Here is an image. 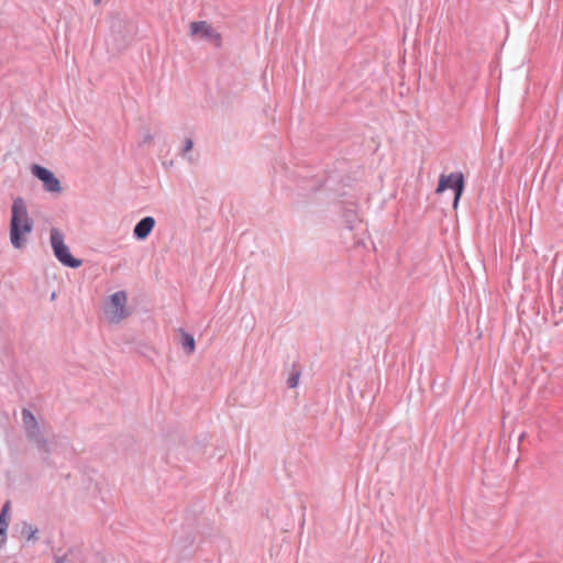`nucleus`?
<instances>
[{"instance_id": "nucleus-14", "label": "nucleus", "mask_w": 563, "mask_h": 563, "mask_svg": "<svg viewBox=\"0 0 563 563\" xmlns=\"http://www.w3.org/2000/svg\"><path fill=\"white\" fill-rule=\"evenodd\" d=\"M38 530L37 528L33 527L32 525H30L29 522H23L22 525V529H21V534L22 537H25L27 541H37V534Z\"/></svg>"}, {"instance_id": "nucleus-5", "label": "nucleus", "mask_w": 563, "mask_h": 563, "mask_svg": "<svg viewBox=\"0 0 563 563\" xmlns=\"http://www.w3.org/2000/svg\"><path fill=\"white\" fill-rule=\"evenodd\" d=\"M190 34L201 35L205 40L210 41L216 47H221L222 36L207 21H198L190 23Z\"/></svg>"}, {"instance_id": "nucleus-10", "label": "nucleus", "mask_w": 563, "mask_h": 563, "mask_svg": "<svg viewBox=\"0 0 563 563\" xmlns=\"http://www.w3.org/2000/svg\"><path fill=\"white\" fill-rule=\"evenodd\" d=\"M9 510H10V501H7L0 511V549L7 542V530L9 527Z\"/></svg>"}, {"instance_id": "nucleus-7", "label": "nucleus", "mask_w": 563, "mask_h": 563, "mask_svg": "<svg viewBox=\"0 0 563 563\" xmlns=\"http://www.w3.org/2000/svg\"><path fill=\"white\" fill-rule=\"evenodd\" d=\"M25 433H26L27 439L36 445L37 450L41 453L44 454L43 460L45 462H47L49 459V454H51V445H49L48 440L45 438L43 431L41 430V428L38 427L35 429L29 430Z\"/></svg>"}, {"instance_id": "nucleus-16", "label": "nucleus", "mask_w": 563, "mask_h": 563, "mask_svg": "<svg viewBox=\"0 0 563 563\" xmlns=\"http://www.w3.org/2000/svg\"><path fill=\"white\" fill-rule=\"evenodd\" d=\"M300 372L299 371H292L287 379V386L288 388H295L297 387L299 383Z\"/></svg>"}, {"instance_id": "nucleus-17", "label": "nucleus", "mask_w": 563, "mask_h": 563, "mask_svg": "<svg viewBox=\"0 0 563 563\" xmlns=\"http://www.w3.org/2000/svg\"><path fill=\"white\" fill-rule=\"evenodd\" d=\"M153 141V135L151 133H146L142 141L140 142V145H146V144H151Z\"/></svg>"}, {"instance_id": "nucleus-12", "label": "nucleus", "mask_w": 563, "mask_h": 563, "mask_svg": "<svg viewBox=\"0 0 563 563\" xmlns=\"http://www.w3.org/2000/svg\"><path fill=\"white\" fill-rule=\"evenodd\" d=\"M181 335L180 344L187 355H191L196 350V341L192 334L186 332L184 329H179Z\"/></svg>"}, {"instance_id": "nucleus-9", "label": "nucleus", "mask_w": 563, "mask_h": 563, "mask_svg": "<svg viewBox=\"0 0 563 563\" xmlns=\"http://www.w3.org/2000/svg\"><path fill=\"white\" fill-rule=\"evenodd\" d=\"M14 217L16 218L19 223L26 222V220H33L29 216L26 203L22 197H16L13 199L11 206V220H14Z\"/></svg>"}, {"instance_id": "nucleus-18", "label": "nucleus", "mask_w": 563, "mask_h": 563, "mask_svg": "<svg viewBox=\"0 0 563 563\" xmlns=\"http://www.w3.org/2000/svg\"><path fill=\"white\" fill-rule=\"evenodd\" d=\"M526 433L522 432L520 435H519V441H521L523 438H525Z\"/></svg>"}, {"instance_id": "nucleus-8", "label": "nucleus", "mask_w": 563, "mask_h": 563, "mask_svg": "<svg viewBox=\"0 0 563 563\" xmlns=\"http://www.w3.org/2000/svg\"><path fill=\"white\" fill-rule=\"evenodd\" d=\"M156 220L154 217L147 216L142 218L133 229V236L137 241H144L146 240L153 229L155 228Z\"/></svg>"}, {"instance_id": "nucleus-20", "label": "nucleus", "mask_w": 563, "mask_h": 563, "mask_svg": "<svg viewBox=\"0 0 563 563\" xmlns=\"http://www.w3.org/2000/svg\"><path fill=\"white\" fill-rule=\"evenodd\" d=\"M93 1H95V3H99L101 0H93Z\"/></svg>"}, {"instance_id": "nucleus-19", "label": "nucleus", "mask_w": 563, "mask_h": 563, "mask_svg": "<svg viewBox=\"0 0 563 563\" xmlns=\"http://www.w3.org/2000/svg\"><path fill=\"white\" fill-rule=\"evenodd\" d=\"M51 299H52V300H54V299H55V292H54V294H52Z\"/></svg>"}, {"instance_id": "nucleus-6", "label": "nucleus", "mask_w": 563, "mask_h": 563, "mask_svg": "<svg viewBox=\"0 0 563 563\" xmlns=\"http://www.w3.org/2000/svg\"><path fill=\"white\" fill-rule=\"evenodd\" d=\"M110 301L114 309L113 316L111 317L112 321L120 322L129 316V312L125 310L128 296L124 290H120L111 295Z\"/></svg>"}, {"instance_id": "nucleus-3", "label": "nucleus", "mask_w": 563, "mask_h": 563, "mask_svg": "<svg viewBox=\"0 0 563 563\" xmlns=\"http://www.w3.org/2000/svg\"><path fill=\"white\" fill-rule=\"evenodd\" d=\"M33 220H26V222H18L16 218L10 220V242L16 250L24 249L27 243L26 235L33 231Z\"/></svg>"}, {"instance_id": "nucleus-4", "label": "nucleus", "mask_w": 563, "mask_h": 563, "mask_svg": "<svg viewBox=\"0 0 563 563\" xmlns=\"http://www.w3.org/2000/svg\"><path fill=\"white\" fill-rule=\"evenodd\" d=\"M32 174L42 181L43 188L47 192L59 194L62 192V185L59 179L53 172L44 166L34 164L31 168Z\"/></svg>"}, {"instance_id": "nucleus-1", "label": "nucleus", "mask_w": 563, "mask_h": 563, "mask_svg": "<svg viewBox=\"0 0 563 563\" xmlns=\"http://www.w3.org/2000/svg\"><path fill=\"white\" fill-rule=\"evenodd\" d=\"M51 245L55 257L66 267L78 268L82 262L71 255L69 247L64 242V234L57 228L51 229Z\"/></svg>"}, {"instance_id": "nucleus-13", "label": "nucleus", "mask_w": 563, "mask_h": 563, "mask_svg": "<svg viewBox=\"0 0 563 563\" xmlns=\"http://www.w3.org/2000/svg\"><path fill=\"white\" fill-rule=\"evenodd\" d=\"M21 413L25 432L40 427L35 416L29 409L23 408Z\"/></svg>"}, {"instance_id": "nucleus-15", "label": "nucleus", "mask_w": 563, "mask_h": 563, "mask_svg": "<svg viewBox=\"0 0 563 563\" xmlns=\"http://www.w3.org/2000/svg\"><path fill=\"white\" fill-rule=\"evenodd\" d=\"M192 147H194V141L190 137H188L185 140L184 146L179 153L183 157L187 158L190 163L194 162V159L190 156H187V154L192 150Z\"/></svg>"}, {"instance_id": "nucleus-2", "label": "nucleus", "mask_w": 563, "mask_h": 563, "mask_svg": "<svg viewBox=\"0 0 563 563\" xmlns=\"http://www.w3.org/2000/svg\"><path fill=\"white\" fill-rule=\"evenodd\" d=\"M465 186L464 175L462 173H451L449 175H441L435 194H442L448 188L454 192L453 207L456 208L463 195Z\"/></svg>"}, {"instance_id": "nucleus-11", "label": "nucleus", "mask_w": 563, "mask_h": 563, "mask_svg": "<svg viewBox=\"0 0 563 563\" xmlns=\"http://www.w3.org/2000/svg\"><path fill=\"white\" fill-rule=\"evenodd\" d=\"M54 563H84L81 552L77 548L69 549L63 555H54Z\"/></svg>"}]
</instances>
